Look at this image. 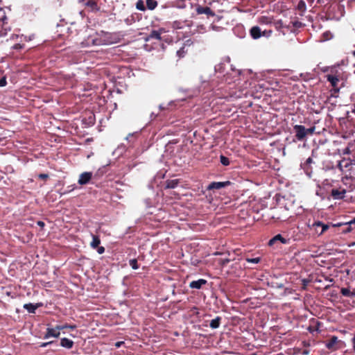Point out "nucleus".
I'll list each match as a JSON object with an SVG mask.
<instances>
[{
	"mask_svg": "<svg viewBox=\"0 0 355 355\" xmlns=\"http://www.w3.org/2000/svg\"><path fill=\"white\" fill-rule=\"evenodd\" d=\"M272 33V30L261 31L258 26H254L250 29V35L254 40H258L262 36L269 37L271 36Z\"/></svg>",
	"mask_w": 355,
	"mask_h": 355,
	"instance_id": "f257e3e1",
	"label": "nucleus"
},
{
	"mask_svg": "<svg viewBox=\"0 0 355 355\" xmlns=\"http://www.w3.org/2000/svg\"><path fill=\"white\" fill-rule=\"evenodd\" d=\"M61 330H62V327H60L59 325H56L54 328L48 327L44 338L47 339L50 337L58 338L60 335Z\"/></svg>",
	"mask_w": 355,
	"mask_h": 355,
	"instance_id": "f03ea898",
	"label": "nucleus"
},
{
	"mask_svg": "<svg viewBox=\"0 0 355 355\" xmlns=\"http://www.w3.org/2000/svg\"><path fill=\"white\" fill-rule=\"evenodd\" d=\"M293 130L295 132V137L298 141H302L306 136L305 127L302 125H295Z\"/></svg>",
	"mask_w": 355,
	"mask_h": 355,
	"instance_id": "7ed1b4c3",
	"label": "nucleus"
},
{
	"mask_svg": "<svg viewBox=\"0 0 355 355\" xmlns=\"http://www.w3.org/2000/svg\"><path fill=\"white\" fill-rule=\"evenodd\" d=\"M232 182L230 181L225 182H212L207 187V190H218L222 188L226 187L230 185Z\"/></svg>",
	"mask_w": 355,
	"mask_h": 355,
	"instance_id": "20e7f679",
	"label": "nucleus"
},
{
	"mask_svg": "<svg viewBox=\"0 0 355 355\" xmlns=\"http://www.w3.org/2000/svg\"><path fill=\"white\" fill-rule=\"evenodd\" d=\"M330 193L334 200H342L345 196L346 190L340 187L338 189H332Z\"/></svg>",
	"mask_w": 355,
	"mask_h": 355,
	"instance_id": "39448f33",
	"label": "nucleus"
},
{
	"mask_svg": "<svg viewBox=\"0 0 355 355\" xmlns=\"http://www.w3.org/2000/svg\"><path fill=\"white\" fill-rule=\"evenodd\" d=\"M196 10L198 15L205 14L207 16V17H214L216 15L215 12L209 7L207 6L202 7L200 5H198Z\"/></svg>",
	"mask_w": 355,
	"mask_h": 355,
	"instance_id": "423d86ee",
	"label": "nucleus"
},
{
	"mask_svg": "<svg viewBox=\"0 0 355 355\" xmlns=\"http://www.w3.org/2000/svg\"><path fill=\"white\" fill-rule=\"evenodd\" d=\"M313 227L318 235H321L329 229V225L320 221H317L313 224Z\"/></svg>",
	"mask_w": 355,
	"mask_h": 355,
	"instance_id": "0eeeda50",
	"label": "nucleus"
},
{
	"mask_svg": "<svg viewBox=\"0 0 355 355\" xmlns=\"http://www.w3.org/2000/svg\"><path fill=\"white\" fill-rule=\"evenodd\" d=\"M92 178V172H84L79 175L78 183L80 185L88 184Z\"/></svg>",
	"mask_w": 355,
	"mask_h": 355,
	"instance_id": "6e6552de",
	"label": "nucleus"
},
{
	"mask_svg": "<svg viewBox=\"0 0 355 355\" xmlns=\"http://www.w3.org/2000/svg\"><path fill=\"white\" fill-rule=\"evenodd\" d=\"M290 239H287L284 238L281 234H277L273 238H272L269 242L268 245L272 246L276 244L277 242H280L283 244H288L289 243Z\"/></svg>",
	"mask_w": 355,
	"mask_h": 355,
	"instance_id": "1a4fd4ad",
	"label": "nucleus"
},
{
	"mask_svg": "<svg viewBox=\"0 0 355 355\" xmlns=\"http://www.w3.org/2000/svg\"><path fill=\"white\" fill-rule=\"evenodd\" d=\"M165 31L164 28H159V30H153L147 38L146 39V41H148L150 40H161V34L162 33H164Z\"/></svg>",
	"mask_w": 355,
	"mask_h": 355,
	"instance_id": "9d476101",
	"label": "nucleus"
},
{
	"mask_svg": "<svg viewBox=\"0 0 355 355\" xmlns=\"http://www.w3.org/2000/svg\"><path fill=\"white\" fill-rule=\"evenodd\" d=\"M0 27L4 30H7L8 28V17L6 10L3 8H0Z\"/></svg>",
	"mask_w": 355,
	"mask_h": 355,
	"instance_id": "9b49d317",
	"label": "nucleus"
},
{
	"mask_svg": "<svg viewBox=\"0 0 355 355\" xmlns=\"http://www.w3.org/2000/svg\"><path fill=\"white\" fill-rule=\"evenodd\" d=\"M192 25V21H187V20H185L184 21H175L173 22V28L174 29H181V28H184V26H191Z\"/></svg>",
	"mask_w": 355,
	"mask_h": 355,
	"instance_id": "f8f14e48",
	"label": "nucleus"
},
{
	"mask_svg": "<svg viewBox=\"0 0 355 355\" xmlns=\"http://www.w3.org/2000/svg\"><path fill=\"white\" fill-rule=\"evenodd\" d=\"M207 284V280L204 279H200L196 281H192L189 284V287L191 288H196V289H200L202 288L203 285H205Z\"/></svg>",
	"mask_w": 355,
	"mask_h": 355,
	"instance_id": "ddd939ff",
	"label": "nucleus"
},
{
	"mask_svg": "<svg viewBox=\"0 0 355 355\" xmlns=\"http://www.w3.org/2000/svg\"><path fill=\"white\" fill-rule=\"evenodd\" d=\"M85 6L89 9V11L97 12L99 10L100 7L98 6L97 2L95 0H88Z\"/></svg>",
	"mask_w": 355,
	"mask_h": 355,
	"instance_id": "4468645a",
	"label": "nucleus"
},
{
	"mask_svg": "<svg viewBox=\"0 0 355 355\" xmlns=\"http://www.w3.org/2000/svg\"><path fill=\"white\" fill-rule=\"evenodd\" d=\"M41 306H42V303H37V304H31V303H28V304H24L23 307H24V309L27 310L28 313H35L36 309L37 308L40 307Z\"/></svg>",
	"mask_w": 355,
	"mask_h": 355,
	"instance_id": "2eb2a0df",
	"label": "nucleus"
},
{
	"mask_svg": "<svg viewBox=\"0 0 355 355\" xmlns=\"http://www.w3.org/2000/svg\"><path fill=\"white\" fill-rule=\"evenodd\" d=\"M352 225H355V218H353L349 222H346V223H345L343 224L338 223L336 225H334V226L338 227V226L344 225L345 228L343 230V232H345V233H347V232H351V230H352Z\"/></svg>",
	"mask_w": 355,
	"mask_h": 355,
	"instance_id": "dca6fc26",
	"label": "nucleus"
},
{
	"mask_svg": "<svg viewBox=\"0 0 355 355\" xmlns=\"http://www.w3.org/2000/svg\"><path fill=\"white\" fill-rule=\"evenodd\" d=\"M257 22L260 25H268L273 22V17L261 16L258 17Z\"/></svg>",
	"mask_w": 355,
	"mask_h": 355,
	"instance_id": "f3484780",
	"label": "nucleus"
},
{
	"mask_svg": "<svg viewBox=\"0 0 355 355\" xmlns=\"http://www.w3.org/2000/svg\"><path fill=\"white\" fill-rule=\"evenodd\" d=\"M60 345L67 349H71L73 346V341L69 338H63L60 340Z\"/></svg>",
	"mask_w": 355,
	"mask_h": 355,
	"instance_id": "a211bd4d",
	"label": "nucleus"
},
{
	"mask_svg": "<svg viewBox=\"0 0 355 355\" xmlns=\"http://www.w3.org/2000/svg\"><path fill=\"white\" fill-rule=\"evenodd\" d=\"M338 337L334 336L329 340H327V342L326 343V347L329 349H334V346L338 343Z\"/></svg>",
	"mask_w": 355,
	"mask_h": 355,
	"instance_id": "6ab92c4d",
	"label": "nucleus"
},
{
	"mask_svg": "<svg viewBox=\"0 0 355 355\" xmlns=\"http://www.w3.org/2000/svg\"><path fill=\"white\" fill-rule=\"evenodd\" d=\"M327 80L331 83V86L334 87H336L338 85V83L339 82V79L337 76L334 75L328 74L327 76Z\"/></svg>",
	"mask_w": 355,
	"mask_h": 355,
	"instance_id": "aec40b11",
	"label": "nucleus"
},
{
	"mask_svg": "<svg viewBox=\"0 0 355 355\" xmlns=\"http://www.w3.org/2000/svg\"><path fill=\"white\" fill-rule=\"evenodd\" d=\"M166 188L167 189H174L177 187V186L179 184V180L175 179V180H167L166 182Z\"/></svg>",
	"mask_w": 355,
	"mask_h": 355,
	"instance_id": "412c9836",
	"label": "nucleus"
},
{
	"mask_svg": "<svg viewBox=\"0 0 355 355\" xmlns=\"http://www.w3.org/2000/svg\"><path fill=\"white\" fill-rule=\"evenodd\" d=\"M221 318L218 316L215 319L211 320L209 326L212 329L218 328L220 324Z\"/></svg>",
	"mask_w": 355,
	"mask_h": 355,
	"instance_id": "4be33fe9",
	"label": "nucleus"
},
{
	"mask_svg": "<svg viewBox=\"0 0 355 355\" xmlns=\"http://www.w3.org/2000/svg\"><path fill=\"white\" fill-rule=\"evenodd\" d=\"M101 243V240L98 236L92 235V241L91 242V247L92 248H96Z\"/></svg>",
	"mask_w": 355,
	"mask_h": 355,
	"instance_id": "5701e85b",
	"label": "nucleus"
},
{
	"mask_svg": "<svg viewBox=\"0 0 355 355\" xmlns=\"http://www.w3.org/2000/svg\"><path fill=\"white\" fill-rule=\"evenodd\" d=\"M157 6V1L156 0H146V8L148 10H153Z\"/></svg>",
	"mask_w": 355,
	"mask_h": 355,
	"instance_id": "b1692460",
	"label": "nucleus"
},
{
	"mask_svg": "<svg viewBox=\"0 0 355 355\" xmlns=\"http://www.w3.org/2000/svg\"><path fill=\"white\" fill-rule=\"evenodd\" d=\"M301 168L304 171L307 175L311 176V174L312 173V167L311 166V165H306L304 163H302Z\"/></svg>",
	"mask_w": 355,
	"mask_h": 355,
	"instance_id": "393cba45",
	"label": "nucleus"
},
{
	"mask_svg": "<svg viewBox=\"0 0 355 355\" xmlns=\"http://www.w3.org/2000/svg\"><path fill=\"white\" fill-rule=\"evenodd\" d=\"M136 8L141 11H145L146 9V7L144 6V1L143 0H139L136 3Z\"/></svg>",
	"mask_w": 355,
	"mask_h": 355,
	"instance_id": "a878e982",
	"label": "nucleus"
},
{
	"mask_svg": "<svg viewBox=\"0 0 355 355\" xmlns=\"http://www.w3.org/2000/svg\"><path fill=\"white\" fill-rule=\"evenodd\" d=\"M272 24H273L275 28L277 31H280L284 27L283 22H282V21L281 19L280 20H277V21H275L273 19V22Z\"/></svg>",
	"mask_w": 355,
	"mask_h": 355,
	"instance_id": "bb28decb",
	"label": "nucleus"
},
{
	"mask_svg": "<svg viewBox=\"0 0 355 355\" xmlns=\"http://www.w3.org/2000/svg\"><path fill=\"white\" fill-rule=\"evenodd\" d=\"M220 163L223 165V166H228L230 165V159L228 157L221 155L220 156Z\"/></svg>",
	"mask_w": 355,
	"mask_h": 355,
	"instance_id": "cd10ccee",
	"label": "nucleus"
},
{
	"mask_svg": "<svg viewBox=\"0 0 355 355\" xmlns=\"http://www.w3.org/2000/svg\"><path fill=\"white\" fill-rule=\"evenodd\" d=\"M129 264L132 267V269L137 270L139 268V265L137 263V260L136 259H132L129 261Z\"/></svg>",
	"mask_w": 355,
	"mask_h": 355,
	"instance_id": "c85d7f7f",
	"label": "nucleus"
},
{
	"mask_svg": "<svg viewBox=\"0 0 355 355\" xmlns=\"http://www.w3.org/2000/svg\"><path fill=\"white\" fill-rule=\"evenodd\" d=\"M340 293L345 297H350L351 291L348 288H342L340 289Z\"/></svg>",
	"mask_w": 355,
	"mask_h": 355,
	"instance_id": "c756f323",
	"label": "nucleus"
},
{
	"mask_svg": "<svg viewBox=\"0 0 355 355\" xmlns=\"http://www.w3.org/2000/svg\"><path fill=\"white\" fill-rule=\"evenodd\" d=\"M187 51L184 50V46H182L177 51V55L180 58H181L185 55Z\"/></svg>",
	"mask_w": 355,
	"mask_h": 355,
	"instance_id": "7c9ffc66",
	"label": "nucleus"
},
{
	"mask_svg": "<svg viewBox=\"0 0 355 355\" xmlns=\"http://www.w3.org/2000/svg\"><path fill=\"white\" fill-rule=\"evenodd\" d=\"M60 327H62V330L63 329H76V325L75 324H62V325H59Z\"/></svg>",
	"mask_w": 355,
	"mask_h": 355,
	"instance_id": "2f4dec72",
	"label": "nucleus"
},
{
	"mask_svg": "<svg viewBox=\"0 0 355 355\" xmlns=\"http://www.w3.org/2000/svg\"><path fill=\"white\" fill-rule=\"evenodd\" d=\"M174 6L180 9H183L186 8V4L184 1H178L174 4Z\"/></svg>",
	"mask_w": 355,
	"mask_h": 355,
	"instance_id": "473e14b6",
	"label": "nucleus"
},
{
	"mask_svg": "<svg viewBox=\"0 0 355 355\" xmlns=\"http://www.w3.org/2000/svg\"><path fill=\"white\" fill-rule=\"evenodd\" d=\"M248 262L249 263H258L261 259L259 257H256V258H248L246 259Z\"/></svg>",
	"mask_w": 355,
	"mask_h": 355,
	"instance_id": "72a5a7b5",
	"label": "nucleus"
},
{
	"mask_svg": "<svg viewBox=\"0 0 355 355\" xmlns=\"http://www.w3.org/2000/svg\"><path fill=\"white\" fill-rule=\"evenodd\" d=\"M223 67H224L223 64H217L215 66V71L222 73Z\"/></svg>",
	"mask_w": 355,
	"mask_h": 355,
	"instance_id": "f704fd0d",
	"label": "nucleus"
},
{
	"mask_svg": "<svg viewBox=\"0 0 355 355\" xmlns=\"http://www.w3.org/2000/svg\"><path fill=\"white\" fill-rule=\"evenodd\" d=\"M24 48V44H15V45H13L12 46V49H15V50H21Z\"/></svg>",
	"mask_w": 355,
	"mask_h": 355,
	"instance_id": "c9c22d12",
	"label": "nucleus"
},
{
	"mask_svg": "<svg viewBox=\"0 0 355 355\" xmlns=\"http://www.w3.org/2000/svg\"><path fill=\"white\" fill-rule=\"evenodd\" d=\"M315 129V128L314 126L311 127V128H305L306 136L307 135H312V134L314 132Z\"/></svg>",
	"mask_w": 355,
	"mask_h": 355,
	"instance_id": "e433bc0d",
	"label": "nucleus"
},
{
	"mask_svg": "<svg viewBox=\"0 0 355 355\" xmlns=\"http://www.w3.org/2000/svg\"><path fill=\"white\" fill-rule=\"evenodd\" d=\"M229 262H230V259H221L219 261V263H220V264L222 266H224L227 265Z\"/></svg>",
	"mask_w": 355,
	"mask_h": 355,
	"instance_id": "4c0bfd02",
	"label": "nucleus"
},
{
	"mask_svg": "<svg viewBox=\"0 0 355 355\" xmlns=\"http://www.w3.org/2000/svg\"><path fill=\"white\" fill-rule=\"evenodd\" d=\"M297 7H298L299 10H302V9L305 8L306 5H305L304 1L302 0L300 1V2L298 3Z\"/></svg>",
	"mask_w": 355,
	"mask_h": 355,
	"instance_id": "58836bf2",
	"label": "nucleus"
},
{
	"mask_svg": "<svg viewBox=\"0 0 355 355\" xmlns=\"http://www.w3.org/2000/svg\"><path fill=\"white\" fill-rule=\"evenodd\" d=\"M38 178L42 180H47L49 178V175L45 173H40L38 175Z\"/></svg>",
	"mask_w": 355,
	"mask_h": 355,
	"instance_id": "ea45409f",
	"label": "nucleus"
},
{
	"mask_svg": "<svg viewBox=\"0 0 355 355\" xmlns=\"http://www.w3.org/2000/svg\"><path fill=\"white\" fill-rule=\"evenodd\" d=\"M6 84H7V81L5 78H2L0 79V87L6 86Z\"/></svg>",
	"mask_w": 355,
	"mask_h": 355,
	"instance_id": "a19ab883",
	"label": "nucleus"
},
{
	"mask_svg": "<svg viewBox=\"0 0 355 355\" xmlns=\"http://www.w3.org/2000/svg\"><path fill=\"white\" fill-rule=\"evenodd\" d=\"M97 248H98V249H97V252H98V254H103V253H104V252H105V248H104V247H103V246H100V247H99V246H98V247H97Z\"/></svg>",
	"mask_w": 355,
	"mask_h": 355,
	"instance_id": "79ce46f5",
	"label": "nucleus"
},
{
	"mask_svg": "<svg viewBox=\"0 0 355 355\" xmlns=\"http://www.w3.org/2000/svg\"><path fill=\"white\" fill-rule=\"evenodd\" d=\"M351 153V150L349 149V147H347L345 148L343 150V155H349Z\"/></svg>",
	"mask_w": 355,
	"mask_h": 355,
	"instance_id": "37998d69",
	"label": "nucleus"
},
{
	"mask_svg": "<svg viewBox=\"0 0 355 355\" xmlns=\"http://www.w3.org/2000/svg\"><path fill=\"white\" fill-rule=\"evenodd\" d=\"M313 159L311 157H309L304 164L306 165H311L313 163Z\"/></svg>",
	"mask_w": 355,
	"mask_h": 355,
	"instance_id": "c03bdc74",
	"label": "nucleus"
},
{
	"mask_svg": "<svg viewBox=\"0 0 355 355\" xmlns=\"http://www.w3.org/2000/svg\"><path fill=\"white\" fill-rule=\"evenodd\" d=\"M53 343V341H49V342H47V343H42L40 345V347H46L47 345L52 344Z\"/></svg>",
	"mask_w": 355,
	"mask_h": 355,
	"instance_id": "a18cd8bd",
	"label": "nucleus"
},
{
	"mask_svg": "<svg viewBox=\"0 0 355 355\" xmlns=\"http://www.w3.org/2000/svg\"><path fill=\"white\" fill-rule=\"evenodd\" d=\"M37 224L38 226H40L41 228H43L45 226V223L42 220H38L37 222Z\"/></svg>",
	"mask_w": 355,
	"mask_h": 355,
	"instance_id": "49530a36",
	"label": "nucleus"
},
{
	"mask_svg": "<svg viewBox=\"0 0 355 355\" xmlns=\"http://www.w3.org/2000/svg\"><path fill=\"white\" fill-rule=\"evenodd\" d=\"M352 342L353 349L355 351V336L353 337Z\"/></svg>",
	"mask_w": 355,
	"mask_h": 355,
	"instance_id": "de8ad7c7",
	"label": "nucleus"
},
{
	"mask_svg": "<svg viewBox=\"0 0 355 355\" xmlns=\"http://www.w3.org/2000/svg\"><path fill=\"white\" fill-rule=\"evenodd\" d=\"M122 343L123 342H117L115 345L116 347H119Z\"/></svg>",
	"mask_w": 355,
	"mask_h": 355,
	"instance_id": "09e8293b",
	"label": "nucleus"
},
{
	"mask_svg": "<svg viewBox=\"0 0 355 355\" xmlns=\"http://www.w3.org/2000/svg\"><path fill=\"white\" fill-rule=\"evenodd\" d=\"M302 281H303V285H304V286H306V284H307V283L309 282V281H307V280H306V279H303Z\"/></svg>",
	"mask_w": 355,
	"mask_h": 355,
	"instance_id": "8fccbe9b",
	"label": "nucleus"
},
{
	"mask_svg": "<svg viewBox=\"0 0 355 355\" xmlns=\"http://www.w3.org/2000/svg\"><path fill=\"white\" fill-rule=\"evenodd\" d=\"M350 297H355V291H351Z\"/></svg>",
	"mask_w": 355,
	"mask_h": 355,
	"instance_id": "3c124183",
	"label": "nucleus"
},
{
	"mask_svg": "<svg viewBox=\"0 0 355 355\" xmlns=\"http://www.w3.org/2000/svg\"><path fill=\"white\" fill-rule=\"evenodd\" d=\"M338 167H339L340 169L342 168L341 162H339V164H338Z\"/></svg>",
	"mask_w": 355,
	"mask_h": 355,
	"instance_id": "603ef678",
	"label": "nucleus"
},
{
	"mask_svg": "<svg viewBox=\"0 0 355 355\" xmlns=\"http://www.w3.org/2000/svg\"><path fill=\"white\" fill-rule=\"evenodd\" d=\"M303 354H308V352H307V351H304V352H303Z\"/></svg>",
	"mask_w": 355,
	"mask_h": 355,
	"instance_id": "864d4df0",
	"label": "nucleus"
},
{
	"mask_svg": "<svg viewBox=\"0 0 355 355\" xmlns=\"http://www.w3.org/2000/svg\"><path fill=\"white\" fill-rule=\"evenodd\" d=\"M352 112L355 114V104H354V108L353 109Z\"/></svg>",
	"mask_w": 355,
	"mask_h": 355,
	"instance_id": "5fc2aeb1",
	"label": "nucleus"
},
{
	"mask_svg": "<svg viewBox=\"0 0 355 355\" xmlns=\"http://www.w3.org/2000/svg\"><path fill=\"white\" fill-rule=\"evenodd\" d=\"M352 55L355 57V51L352 52Z\"/></svg>",
	"mask_w": 355,
	"mask_h": 355,
	"instance_id": "6e6d98bb",
	"label": "nucleus"
},
{
	"mask_svg": "<svg viewBox=\"0 0 355 355\" xmlns=\"http://www.w3.org/2000/svg\"><path fill=\"white\" fill-rule=\"evenodd\" d=\"M178 1H185L186 0H178Z\"/></svg>",
	"mask_w": 355,
	"mask_h": 355,
	"instance_id": "4d7b16f0",
	"label": "nucleus"
},
{
	"mask_svg": "<svg viewBox=\"0 0 355 355\" xmlns=\"http://www.w3.org/2000/svg\"><path fill=\"white\" fill-rule=\"evenodd\" d=\"M252 355H257V354H255V353H254V354H252Z\"/></svg>",
	"mask_w": 355,
	"mask_h": 355,
	"instance_id": "13d9d810",
	"label": "nucleus"
}]
</instances>
